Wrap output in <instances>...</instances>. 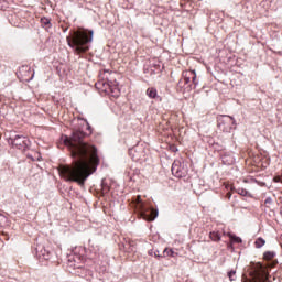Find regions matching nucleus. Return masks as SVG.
<instances>
[{"label":"nucleus","mask_w":282,"mask_h":282,"mask_svg":"<svg viewBox=\"0 0 282 282\" xmlns=\"http://www.w3.org/2000/svg\"><path fill=\"white\" fill-rule=\"evenodd\" d=\"M78 120H84L88 132L76 129L70 137H64V144L68 147L74 162L72 165H61L58 171L59 175L66 178V182H76L79 186H85L87 177L96 173L100 159L98 158V149L83 141L94 132L89 121L84 118H78Z\"/></svg>","instance_id":"obj_1"},{"label":"nucleus","mask_w":282,"mask_h":282,"mask_svg":"<svg viewBox=\"0 0 282 282\" xmlns=\"http://www.w3.org/2000/svg\"><path fill=\"white\" fill-rule=\"evenodd\" d=\"M67 45L75 54H85L89 52V44L94 41V31H73L66 37Z\"/></svg>","instance_id":"obj_2"},{"label":"nucleus","mask_w":282,"mask_h":282,"mask_svg":"<svg viewBox=\"0 0 282 282\" xmlns=\"http://www.w3.org/2000/svg\"><path fill=\"white\" fill-rule=\"evenodd\" d=\"M268 267L260 262H252L249 267V276H243L242 282H270Z\"/></svg>","instance_id":"obj_3"},{"label":"nucleus","mask_w":282,"mask_h":282,"mask_svg":"<svg viewBox=\"0 0 282 282\" xmlns=\"http://www.w3.org/2000/svg\"><path fill=\"white\" fill-rule=\"evenodd\" d=\"M134 202H137L140 207V215L142 219H144L145 221H155V218L158 217V210L153 208L144 209V205L142 204V196H137L134 198Z\"/></svg>","instance_id":"obj_4"},{"label":"nucleus","mask_w":282,"mask_h":282,"mask_svg":"<svg viewBox=\"0 0 282 282\" xmlns=\"http://www.w3.org/2000/svg\"><path fill=\"white\" fill-rule=\"evenodd\" d=\"M129 155L133 162H140V160H144L147 155V151L144 150V145L137 144L129 150Z\"/></svg>","instance_id":"obj_5"},{"label":"nucleus","mask_w":282,"mask_h":282,"mask_svg":"<svg viewBox=\"0 0 282 282\" xmlns=\"http://www.w3.org/2000/svg\"><path fill=\"white\" fill-rule=\"evenodd\" d=\"M172 174L174 177H186L188 175V167H185L181 161H174L172 164Z\"/></svg>","instance_id":"obj_6"},{"label":"nucleus","mask_w":282,"mask_h":282,"mask_svg":"<svg viewBox=\"0 0 282 282\" xmlns=\"http://www.w3.org/2000/svg\"><path fill=\"white\" fill-rule=\"evenodd\" d=\"M228 122H231L234 124V127H237V120H235V117H230L228 115L220 116V118L218 120L219 129H223V131H226V132L230 131V129H232V127L226 126V124H228Z\"/></svg>","instance_id":"obj_7"},{"label":"nucleus","mask_w":282,"mask_h":282,"mask_svg":"<svg viewBox=\"0 0 282 282\" xmlns=\"http://www.w3.org/2000/svg\"><path fill=\"white\" fill-rule=\"evenodd\" d=\"M105 89L104 91H107L112 96V98H118L120 96V87H118V83L115 82H107L102 83Z\"/></svg>","instance_id":"obj_8"},{"label":"nucleus","mask_w":282,"mask_h":282,"mask_svg":"<svg viewBox=\"0 0 282 282\" xmlns=\"http://www.w3.org/2000/svg\"><path fill=\"white\" fill-rule=\"evenodd\" d=\"M12 144L13 147H18L19 149L25 150L28 149V147H30V139H28V137L17 134L12 139Z\"/></svg>","instance_id":"obj_9"},{"label":"nucleus","mask_w":282,"mask_h":282,"mask_svg":"<svg viewBox=\"0 0 282 282\" xmlns=\"http://www.w3.org/2000/svg\"><path fill=\"white\" fill-rule=\"evenodd\" d=\"M36 253L40 257H43V259H45V261H50V259H52V251H50V249H47L43 246H37L36 247Z\"/></svg>","instance_id":"obj_10"},{"label":"nucleus","mask_w":282,"mask_h":282,"mask_svg":"<svg viewBox=\"0 0 282 282\" xmlns=\"http://www.w3.org/2000/svg\"><path fill=\"white\" fill-rule=\"evenodd\" d=\"M187 76H191L194 87H197L199 85V82H197V73H195V70L187 72Z\"/></svg>","instance_id":"obj_11"},{"label":"nucleus","mask_w":282,"mask_h":282,"mask_svg":"<svg viewBox=\"0 0 282 282\" xmlns=\"http://www.w3.org/2000/svg\"><path fill=\"white\" fill-rule=\"evenodd\" d=\"M145 94L148 98H152V99L158 98V89H155L154 87L148 88Z\"/></svg>","instance_id":"obj_12"},{"label":"nucleus","mask_w":282,"mask_h":282,"mask_svg":"<svg viewBox=\"0 0 282 282\" xmlns=\"http://www.w3.org/2000/svg\"><path fill=\"white\" fill-rule=\"evenodd\" d=\"M209 237L212 241H221V234H219V231H212Z\"/></svg>","instance_id":"obj_13"},{"label":"nucleus","mask_w":282,"mask_h":282,"mask_svg":"<svg viewBox=\"0 0 282 282\" xmlns=\"http://www.w3.org/2000/svg\"><path fill=\"white\" fill-rule=\"evenodd\" d=\"M41 23L43 28H46V30L52 28V22L50 21L48 18H42Z\"/></svg>","instance_id":"obj_14"},{"label":"nucleus","mask_w":282,"mask_h":282,"mask_svg":"<svg viewBox=\"0 0 282 282\" xmlns=\"http://www.w3.org/2000/svg\"><path fill=\"white\" fill-rule=\"evenodd\" d=\"M254 246L256 248H263L265 246V239L259 237L256 241H254Z\"/></svg>","instance_id":"obj_15"},{"label":"nucleus","mask_w":282,"mask_h":282,"mask_svg":"<svg viewBox=\"0 0 282 282\" xmlns=\"http://www.w3.org/2000/svg\"><path fill=\"white\" fill-rule=\"evenodd\" d=\"M229 239L231 240V243H241V238L240 237H237L232 234H227Z\"/></svg>","instance_id":"obj_16"},{"label":"nucleus","mask_w":282,"mask_h":282,"mask_svg":"<svg viewBox=\"0 0 282 282\" xmlns=\"http://www.w3.org/2000/svg\"><path fill=\"white\" fill-rule=\"evenodd\" d=\"M276 257V253L274 251H267L263 254V258L267 259V261H270V259H274Z\"/></svg>","instance_id":"obj_17"},{"label":"nucleus","mask_w":282,"mask_h":282,"mask_svg":"<svg viewBox=\"0 0 282 282\" xmlns=\"http://www.w3.org/2000/svg\"><path fill=\"white\" fill-rule=\"evenodd\" d=\"M236 193H238V195H241L242 197H248V195H250V192H248L247 189L241 188V187L236 189Z\"/></svg>","instance_id":"obj_18"},{"label":"nucleus","mask_w":282,"mask_h":282,"mask_svg":"<svg viewBox=\"0 0 282 282\" xmlns=\"http://www.w3.org/2000/svg\"><path fill=\"white\" fill-rule=\"evenodd\" d=\"M272 204H274V200H272V197H267L264 200L265 208H272Z\"/></svg>","instance_id":"obj_19"},{"label":"nucleus","mask_w":282,"mask_h":282,"mask_svg":"<svg viewBox=\"0 0 282 282\" xmlns=\"http://www.w3.org/2000/svg\"><path fill=\"white\" fill-rule=\"evenodd\" d=\"M183 82H184L185 85H188V83H191V75H188V72H186L183 75Z\"/></svg>","instance_id":"obj_20"},{"label":"nucleus","mask_w":282,"mask_h":282,"mask_svg":"<svg viewBox=\"0 0 282 282\" xmlns=\"http://www.w3.org/2000/svg\"><path fill=\"white\" fill-rule=\"evenodd\" d=\"M109 191V185L107 183L101 182V192L105 194Z\"/></svg>","instance_id":"obj_21"},{"label":"nucleus","mask_w":282,"mask_h":282,"mask_svg":"<svg viewBox=\"0 0 282 282\" xmlns=\"http://www.w3.org/2000/svg\"><path fill=\"white\" fill-rule=\"evenodd\" d=\"M235 274H237L236 271L231 270V271L228 272V278H229L230 281H235Z\"/></svg>","instance_id":"obj_22"},{"label":"nucleus","mask_w":282,"mask_h":282,"mask_svg":"<svg viewBox=\"0 0 282 282\" xmlns=\"http://www.w3.org/2000/svg\"><path fill=\"white\" fill-rule=\"evenodd\" d=\"M167 253V256L169 257H173V254L175 253L174 251H172V249H164V251H163V254H166Z\"/></svg>","instance_id":"obj_23"},{"label":"nucleus","mask_w":282,"mask_h":282,"mask_svg":"<svg viewBox=\"0 0 282 282\" xmlns=\"http://www.w3.org/2000/svg\"><path fill=\"white\" fill-rule=\"evenodd\" d=\"M3 221H6V216H3L2 214H0V226H1V224H3Z\"/></svg>","instance_id":"obj_24"},{"label":"nucleus","mask_w":282,"mask_h":282,"mask_svg":"<svg viewBox=\"0 0 282 282\" xmlns=\"http://www.w3.org/2000/svg\"><path fill=\"white\" fill-rule=\"evenodd\" d=\"M273 181L276 182V183L281 182V176H275V177L273 178Z\"/></svg>","instance_id":"obj_25"},{"label":"nucleus","mask_w":282,"mask_h":282,"mask_svg":"<svg viewBox=\"0 0 282 282\" xmlns=\"http://www.w3.org/2000/svg\"><path fill=\"white\" fill-rule=\"evenodd\" d=\"M154 257H156L158 259H160V257H162V256H160V251H154Z\"/></svg>","instance_id":"obj_26"},{"label":"nucleus","mask_w":282,"mask_h":282,"mask_svg":"<svg viewBox=\"0 0 282 282\" xmlns=\"http://www.w3.org/2000/svg\"><path fill=\"white\" fill-rule=\"evenodd\" d=\"M230 197H232L231 193H227V198L230 199Z\"/></svg>","instance_id":"obj_27"},{"label":"nucleus","mask_w":282,"mask_h":282,"mask_svg":"<svg viewBox=\"0 0 282 282\" xmlns=\"http://www.w3.org/2000/svg\"><path fill=\"white\" fill-rule=\"evenodd\" d=\"M228 248H232V242L230 245H228Z\"/></svg>","instance_id":"obj_28"},{"label":"nucleus","mask_w":282,"mask_h":282,"mask_svg":"<svg viewBox=\"0 0 282 282\" xmlns=\"http://www.w3.org/2000/svg\"><path fill=\"white\" fill-rule=\"evenodd\" d=\"M149 254H153V251L149 252Z\"/></svg>","instance_id":"obj_29"},{"label":"nucleus","mask_w":282,"mask_h":282,"mask_svg":"<svg viewBox=\"0 0 282 282\" xmlns=\"http://www.w3.org/2000/svg\"><path fill=\"white\" fill-rule=\"evenodd\" d=\"M156 67L160 69V65H156Z\"/></svg>","instance_id":"obj_30"}]
</instances>
